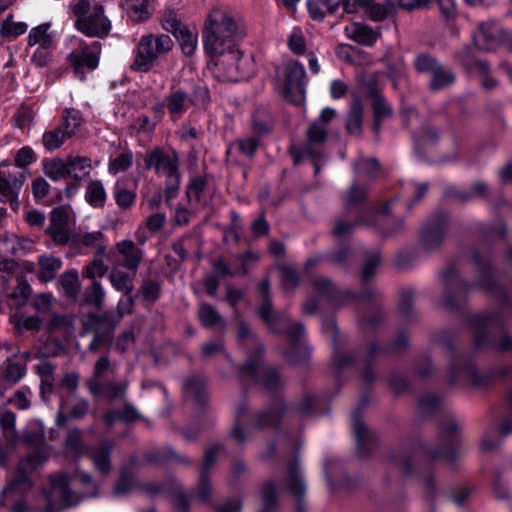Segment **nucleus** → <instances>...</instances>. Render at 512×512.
Masks as SVG:
<instances>
[{
	"instance_id": "nucleus-1",
	"label": "nucleus",
	"mask_w": 512,
	"mask_h": 512,
	"mask_svg": "<svg viewBox=\"0 0 512 512\" xmlns=\"http://www.w3.org/2000/svg\"><path fill=\"white\" fill-rule=\"evenodd\" d=\"M317 397L305 394L297 405L288 407L282 400H276L269 407L250 413L245 402L238 405L235 414V424L231 431V437L239 444L245 443L250 437V433L246 432L242 423L249 422L250 430H261L265 428H275L280 423L282 417L292 411L300 417L311 416L315 413Z\"/></svg>"
},
{
	"instance_id": "nucleus-2",
	"label": "nucleus",
	"mask_w": 512,
	"mask_h": 512,
	"mask_svg": "<svg viewBox=\"0 0 512 512\" xmlns=\"http://www.w3.org/2000/svg\"><path fill=\"white\" fill-rule=\"evenodd\" d=\"M242 18L234 11L214 8L210 11L203 31V44L207 54L216 56L235 47L245 36Z\"/></svg>"
},
{
	"instance_id": "nucleus-3",
	"label": "nucleus",
	"mask_w": 512,
	"mask_h": 512,
	"mask_svg": "<svg viewBox=\"0 0 512 512\" xmlns=\"http://www.w3.org/2000/svg\"><path fill=\"white\" fill-rule=\"evenodd\" d=\"M238 340L250 349L246 361L237 368L240 380L250 381L267 391H276L281 385L279 373L274 367L264 365L263 345L245 323L239 325Z\"/></svg>"
},
{
	"instance_id": "nucleus-4",
	"label": "nucleus",
	"mask_w": 512,
	"mask_h": 512,
	"mask_svg": "<svg viewBox=\"0 0 512 512\" xmlns=\"http://www.w3.org/2000/svg\"><path fill=\"white\" fill-rule=\"evenodd\" d=\"M368 188L359 186L354 183L343 196V204L345 212L339 216L333 227V235L337 238H344L348 236L353 229L359 225H373L375 217L380 214H387L388 204H383L381 207L370 206L368 208H359L367 197Z\"/></svg>"
},
{
	"instance_id": "nucleus-5",
	"label": "nucleus",
	"mask_w": 512,
	"mask_h": 512,
	"mask_svg": "<svg viewBox=\"0 0 512 512\" xmlns=\"http://www.w3.org/2000/svg\"><path fill=\"white\" fill-rule=\"evenodd\" d=\"M440 434L446 441V447L439 453H433L418 440V466L426 458L441 457L451 463L456 459L464 456L465 452L460 448V442L457 437V424L454 419L449 418L441 426ZM437 495V487L434 477L430 471L420 473L418 471V498L430 504Z\"/></svg>"
},
{
	"instance_id": "nucleus-6",
	"label": "nucleus",
	"mask_w": 512,
	"mask_h": 512,
	"mask_svg": "<svg viewBox=\"0 0 512 512\" xmlns=\"http://www.w3.org/2000/svg\"><path fill=\"white\" fill-rule=\"evenodd\" d=\"M258 291L261 294V304L257 309L258 315L267 327L274 333L286 332L291 342V350L286 353L287 359L292 363L299 362L303 355H295L297 349L296 342H300L305 334L304 325L301 322H290L285 312L273 310L270 297V281L262 280L258 285Z\"/></svg>"
},
{
	"instance_id": "nucleus-7",
	"label": "nucleus",
	"mask_w": 512,
	"mask_h": 512,
	"mask_svg": "<svg viewBox=\"0 0 512 512\" xmlns=\"http://www.w3.org/2000/svg\"><path fill=\"white\" fill-rule=\"evenodd\" d=\"M23 442L34 450L23 457L17 466V477L15 478L13 488L27 489L28 474H32L37 467L47 461L49 457L48 444L45 442V429L40 420H32L28 423L23 435Z\"/></svg>"
},
{
	"instance_id": "nucleus-8",
	"label": "nucleus",
	"mask_w": 512,
	"mask_h": 512,
	"mask_svg": "<svg viewBox=\"0 0 512 512\" xmlns=\"http://www.w3.org/2000/svg\"><path fill=\"white\" fill-rule=\"evenodd\" d=\"M174 47L172 38L164 33L142 35L134 49V60L130 69L147 73Z\"/></svg>"
},
{
	"instance_id": "nucleus-9",
	"label": "nucleus",
	"mask_w": 512,
	"mask_h": 512,
	"mask_svg": "<svg viewBox=\"0 0 512 512\" xmlns=\"http://www.w3.org/2000/svg\"><path fill=\"white\" fill-rule=\"evenodd\" d=\"M336 115V110L330 107H326L321 111L319 117L311 123L307 130V143L292 150L295 163L300 162L304 158H312L314 160L315 174L319 173V159L323 154L322 146L327 138L328 124Z\"/></svg>"
},
{
	"instance_id": "nucleus-10",
	"label": "nucleus",
	"mask_w": 512,
	"mask_h": 512,
	"mask_svg": "<svg viewBox=\"0 0 512 512\" xmlns=\"http://www.w3.org/2000/svg\"><path fill=\"white\" fill-rule=\"evenodd\" d=\"M502 316L498 314H480L474 315L469 320V327L474 334V346L477 349H487L494 347L499 351H508L512 349V338L504 334L499 340L492 344L490 333L495 326H501Z\"/></svg>"
},
{
	"instance_id": "nucleus-11",
	"label": "nucleus",
	"mask_w": 512,
	"mask_h": 512,
	"mask_svg": "<svg viewBox=\"0 0 512 512\" xmlns=\"http://www.w3.org/2000/svg\"><path fill=\"white\" fill-rule=\"evenodd\" d=\"M217 73L224 81L237 82L250 78L255 72V63L251 55H244L234 48L218 54Z\"/></svg>"
},
{
	"instance_id": "nucleus-12",
	"label": "nucleus",
	"mask_w": 512,
	"mask_h": 512,
	"mask_svg": "<svg viewBox=\"0 0 512 512\" xmlns=\"http://www.w3.org/2000/svg\"><path fill=\"white\" fill-rule=\"evenodd\" d=\"M74 13L78 16L75 25L85 35L103 37L109 33L111 23L104 16L101 5L91 7L89 1L79 0L74 6Z\"/></svg>"
},
{
	"instance_id": "nucleus-13",
	"label": "nucleus",
	"mask_w": 512,
	"mask_h": 512,
	"mask_svg": "<svg viewBox=\"0 0 512 512\" xmlns=\"http://www.w3.org/2000/svg\"><path fill=\"white\" fill-rule=\"evenodd\" d=\"M283 94L289 102L300 105L305 100L307 78L304 66L298 61H288L283 68Z\"/></svg>"
},
{
	"instance_id": "nucleus-14",
	"label": "nucleus",
	"mask_w": 512,
	"mask_h": 512,
	"mask_svg": "<svg viewBox=\"0 0 512 512\" xmlns=\"http://www.w3.org/2000/svg\"><path fill=\"white\" fill-rule=\"evenodd\" d=\"M50 490L46 493V512H53L54 509H66L76 505L79 497L70 489V478L67 474L60 472L50 477Z\"/></svg>"
},
{
	"instance_id": "nucleus-15",
	"label": "nucleus",
	"mask_w": 512,
	"mask_h": 512,
	"mask_svg": "<svg viewBox=\"0 0 512 512\" xmlns=\"http://www.w3.org/2000/svg\"><path fill=\"white\" fill-rule=\"evenodd\" d=\"M491 373H480L471 361L456 359L449 368L448 382L454 386L471 385L482 387L488 385Z\"/></svg>"
},
{
	"instance_id": "nucleus-16",
	"label": "nucleus",
	"mask_w": 512,
	"mask_h": 512,
	"mask_svg": "<svg viewBox=\"0 0 512 512\" xmlns=\"http://www.w3.org/2000/svg\"><path fill=\"white\" fill-rule=\"evenodd\" d=\"M221 445H213L208 448L204 455V462L199 473V480L191 490V497L206 505H213L214 489L209 476L210 470L216 462L219 452L222 450Z\"/></svg>"
},
{
	"instance_id": "nucleus-17",
	"label": "nucleus",
	"mask_w": 512,
	"mask_h": 512,
	"mask_svg": "<svg viewBox=\"0 0 512 512\" xmlns=\"http://www.w3.org/2000/svg\"><path fill=\"white\" fill-rule=\"evenodd\" d=\"M366 405L367 399L364 397L351 414V427L356 441V453L360 458L371 455L377 440L375 432L370 430L361 418L360 412Z\"/></svg>"
},
{
	"instance_id": "nucleus-18",
	"label": "nucleus",
	"mask_w": 512,
	"mask_h": 512,
	"mask_svg": "<svg viewBox=\"0 0 512 512\" xmlns=\"http://www.w3.org/2000/svg\"><path fill=\"white\" fill-rule=\"evenodd\" d=\"M100 53V43L93 41L90 46L81 47L69 54L68 60L77 77L82 80L85 77V69L95 70L98 67Z\"/></svg>"
},
{
	"instance_id": "nucleus-19",
	"label": "nucleus",
	"mask_w": 512,
	"mask_h": 512,
	"mask_svg": "<svg viewBox=\"0 0 512 512\" xmlns=\"http://www.w3.org/2000/svg\"><path fill=\"white\" fill-rule=\"evenodd\" d=\"M505 31L496 21H484L473 33V41L479 50L492 51L503 45Z\"/></svg>"
},
{
	"instance_id": "nucleus-20",
	"label": "nucleus",
	"mask_w": 512,
	"mask_h": 512,
	"mask_svg": "<svg viewBox=\"0 0 512 512\" xmlns=\"http://www.w3.org/2000/svg\"><path fill=\"white\" fill-rule=\"evenodd\" d=\"M286 473L287 479L283 484V489L295 498L296 511L304 512L305 504L303 502V498L306 494L307 486L304 481L299 462L296 458L288 464Z\"/></svg>"
},
{
	"instance_id": "nucleus-21",
	"label": "nucleus",
	"mask_w": 512,
	"mask_h": 512,
	"mask_svg": "<svg viewBox=\"0 0 512 512\" xmlns=\"http://www.w3.org/2000/svg\"><path fill=\"white\" fill-rule=\"evenodd\" d=\"M474 261L479 268L480 280L478 287L487 293L498 297L504 304L509 302L504 287L499 283L498 277L500 274L495 272L490 263H482L480 257L475 255Z\"/></svg>"
},
{
	"instance_id": "nucleus-22",
	"label": "nucleus",
	"mask_w": 512,
	"mask_h": 512,
	"mask_svg": "<svg viewBox=\"0 0 512 512\" xmlns=\"http://www.w3.org/2000/svg\"><path fill=\"white\" fill-rule=\"evenodd\" d=\"M24 182L25 176L22 172L0 171V202H9L12 208L17 207Z\"/></svg>"
},
{
	"instance_id": "nucleus-23",
	"label": "nucleus",
	"mask_w": 512,
	"mask_h": 512,
	"mask_svg": "<svg viewBox=\"0 0 512 512\" xmlns=\"http://www.w3.org/2000/svg\"><path fill=\"white\" fill-rule=\"evenodd\" d=\"M366 93L372 101V108L374 113L373 131L379 134L381 122L392 115V108L381 95L374 79H369L365 83Z\"/></svg>"
},
{
	"instance_id": "nucleus-24",
	"label": "nucleus",
	"mask_w": 512,
	"mask_h": 512,
	"mask_svg": "<svg viewBox=\"0 0 512 512\" xmlns=\"http://www.w3.org/2000/svg\"><path fill=\"white\" fill-rule=\"evenodd\" d=\"M507 406L510 413V419H507L503 424L498 427H491L487 429L481 440V449L484 452H491L496 449L501 440L512 432V390L507 396Z\"/></svg>"
},
{
	"instance_id": "nucleus-25",
	"label": "nucleus",
	"mask_w": 512,
	"mask_h": 512,
	"mask_svg": "<svg viewBox=\"0 0 512 512\" xmlns=\"http://www.w3.org/2000/svg\"><path fill=\"white\" fill-rule=\"evenodd\" d=\"M17 477V469L14 471L7 487L3 490L1 498H0V508L1 507H10L11 512H29V508L26 502L23 500V496L30 490L31 483V474H28V483L29 486L27 489H19L13 488L10 490L11 486L15 478Z\"/></svg>"
},
{
	"instance_id": "nucleus-26",
	"label": "nucleus",
	"mask_w": 512,
	"mask_h": 512,
	"mask_svg": "<svg viewBox=\"0 0 512 512\" xmlns=\"http://www.w3.org/2000/svg\"><path fill=\"white\" fill-rule=\"evenodd\" d=\"M391 461L406 476L414 474L415 465V443L411 438L401 441L391 453Z\"/></svg>"
},
{
	"instance_id": "nucleus-27",
	"label": "nucleus",
	"mask_w": 512,
	"mask_h": 512,
	"mask_svg": "<svg viewBox=\"0 0 512 512\" xmlns=\"http://www.w3.org/2000/svg\"><path fill=\"white\" fill-rule=\"evenodd\" d=\"M47 232L58 244H66L70 239L71 229L69 214L63 208H55L51 212L50 224Z\"/></svg>"
},
{
	"instance_id": "nucleus-28",
	"label": "nucleus",
	"mask_w": 512,
	"mask_h": 512,
	"mask_svg": "<svg viewBox=\"0 0 512 512\" xmlns=\"http://www.w3.org/2000/svg\"><path fill=\"white\" fill-rule=\"evenodd\" d=\"M164 105L172 121H178L191 106L189 93L182 88L171 89L164 98Z\"/></svg>"
},
{
	"instance_id": "nucleus-29",
	"label": "nucleus",
	"mask_w": 512,
	"mask_h": 512,
	"mask_svg": "<svg viewBox=\"0 0 512 512\" xmlns=\"http://www.w3.org/2000/svg\"><path fill=\"white\" fill-rule=\"evenodd\" d=\"M114 448L112 441L103 440L95 447H90L87 455L91 459L94 468L103 475H107L112 470L111 453Z\"/></svg>"
},
{
	"instance_id": "nucleus-30",
	"label": "nucleus",
	"mask_w": 512,
	"mask_h": 512,
	"mask_svg": "<svg viewBox=\"0 0 512 512\" xmlns=\"http://www.w3.org/2000/svg\"><path fill=\"white\" fill-rule=\"evenodd\" d=\"M118 254L122 257L121 267L136 272L139 268L144 252L132 240H122L115 245Z\"/></svg>"
},
{
	"instance_id": "nucleus-31",
	"label": "nucleus",
	"mask_w": 512,
	"mask_h": 512,
	"mask_svg": "<svg viewBox=\"0 0 512 512\" xmlns=\"http://www.w3.org/2000/svg\"><path fill=\"white\" fill-rule=\"evenodd\" d=\"M177 162H179V156L176 151H166L163 148H155L149 151L145 158L146 167L153 169L156 175Z\"/></svg>"
},
{
	"instance_id": "nucleus-32",
	"label": "nucleus",
	"mask_w": 512,
	"mask_h": 512,
	"mask_svg": "<svg viewBox=\"0 0 512 512\" xmlns=\"http://www.w3.org/2000/svg\"><path fill=\"white\" fill-rule=\"evenodd\" d=\"M136 272L124 270L119 263L113 264L108 275L111 286L122 294H132L134 290V276Z\"/></svg>"
},
{
	"instance_id": "nucleus-33",
	"label": "nucleus",
	"mask_w": 512,
	"mask_h": 512,
	"mask_svg": "<svg viewBox=\"0 0 512 512\" xmlns=\"http://www.w3.org/2000/svg\"><path fill=\"white\" fill-rule=\"evenodd\" d=\"M157 176L165 178L164 200L166 205L170 207L180 190L181 174L179 171V162L161 171Z\"/></svg>"
},
{
	"instance_id": "nucleus-34",
	"label": "nucleus",
	"mask_w": 512,
	"mask_h": 512,
	"mask_svg": "<svg viewBox=\"0 0 512 512\" xmlns=\"http://www.w3.org/2000/svg\"><path fill=\"white\" fill-rule=\"evenodd\" d=\"M345 35L350 40L364 46H372L377 41L379 33L366 24L354 22L345 27Z\"/></svg>"
},
{
	"instance_id": "nucleus-35",
	"label": "nucleus",
	"mask_w": 512,
	"mask_h": 512,
	"mask_svg": "<svg viewBox=\"0 0 512 512\" xmlns=\"http://www.w3.org/2000/svg\"><path fill=\"white\" fill-rule=\"evenodd\" d=\"M67 168L68 177L78 181L87 178L93 169L91 159L85 156L67 157Z\"/></svg>"
},
{
	"instance_id": "nucleus-36",
	"label": "nucleus",
	"mask_w": 512,
	"mask_h": 512,
	"mask_svg": "<svg viewBox=\"0 0 512 512\" xmlns=\"http://www.w3.org/2000/svg\"><path fill=\"white\" fill-rule=\"evenodd\" d=\"M274 127L271 113L265 108H258L252 116L251 130L257 138L269 134Z\"/></svg>"
},
{
	"instance_id": "nucleus-37",
	"label": "nucleus",
	"mask_w": 512,
	"mask_h": 512,
	"mask_svg": "<svg viewBox=\"0 0 512 512\" xmlns=\"http://www.w3.org/2000/svg\"><path fill=\"white\" fill-rule=\"evenodd\" d=\"M185 397L194 400L199 405H204L208 400L205 390V381L199 377H188L183 384Z\"/></svg>"
},
{
	"instance_id": "nucleus-38",
	"label": "nucleus",
	"mask_w": 512,
	"mask_h": 512,
	"mask_svg": "<svg viewBox=\"0 0 512 512\" xmlns=\"http://www.w3.org/2000/svg\"><path fill=\"white\" fill-rule=\"evenodd\" d=\"M111 363L109 357L101 356L95 363L93 375L86 381L87 388L92 395L101 391L102 376L109 371Z\"/></svg>"
},
{
	"instance_id": "nucleus-39",
	"label": "nucleus",
	"mask_w": 512,
	"mask_h": 512,
	"mask_svg": "<svg viewBox=\"0 0 512 512\" xmlns=\"http://www.w3.org/2000/svg\"><path fill=\"white\" fill-rule=\"evenodd\" d=\"M85 200L93 208H103L107 200V192L101 180H91L85 189Z\"/></svg>"
},
{
	"instance_id": "nucleus-40",
	"label": "nucleus",
	"mask_w": 512,
	"mask_h": 512,
	"mask_svg": "<svg viewBox=\"0 0 512 512\" xmlns=\"http://www.w3.org/2000/svg\"><path fill=\"white\" fill-rule=\"evenodd\" d=\"M38 264L40 267L38 279L42 282H50L55 278L63 263L58 257L52 255H41L38 258Z\"/></svg>"
},
{
	"instance_id": "nucleus-41",
	"label": "nucleus",
	"mask_w": 512,
	"mask_h": 512,
	"mask_svg": "<svg viewBox=\"0 0 512 512\" xmlns=\"http://www.w3.org/2000/svg\"><path fill=\"white\" fill-rule=\"evenodd\" d=\"M141 418L135 406L132 404H125L123 409H113L105 413L104 421L107 425L112 426L116 421L121 420L124 422H132Z\"/></svg>"
},
{
	"instance_id": "nucleus-42",
	"label": "nucleus",
	"mask_w": 512,
	"mask_h": 512,
	"mask_svg": "<svg viewBox=\"0 0 512 512\" xmlns=\"http://www.w3.org/2000/svg\"><path fill=\"white\" fill-rule=\"evenodd\" d=\"M44 174L52 181H60L68 177L67 159L51 158L42 164Z\"/></svg>"
},
{
	"instance_id": "nucleus-43",
	"label": "nucleus",
	"mask_w": 512,
	"mask_h": 512,
	"mask_svg": "<svg viewBox=\"0 0 512 512\" xmlns=\"http://www.w3.org/2000/svg\"><path fill=\"white\" fill-rule=\"evenodd\" d=\"M60 289L70 299H75L80 290L78 272L75 269L64 272L58 280Z\"/></svg>"
},
{
	"instance_id": "nucleus-44",
	"label": "nucleus",
	"mask_w": 512,
	"mask_h": 512,
	"mask_svg": "<svg viewBox=\"0 0 512 512\" xmlns=\"http://www.w3.org/2000/svg\"><path fill=\"white\" fill-rule=\"evenodd\" d=\"M114 338V327L108 325L106 327L98 326L94 331V337L90 342L88 349L91 352H98L103 347L110 348Z\"/></svg>"
},
{
	"instance_id": "nucleus-45",
	"label": "nucleus",
	"mask_w": 512,
	"mask_h": 512,
	"mask_svg": "<svg viewBox=\"0 0 512 512\" xmlns=\"http://www.w3.org/2000/svg\"><path fill=\"white\" fill-rule=\"evenodd\" d=\"M65 448L66 452L76 459L87 454L90 449V447L84 444L81 431L79 429H73L68 433L65 441Z\"/></svg>"
},
{
	"instance_id": "nucleus-46",
	"label": "nucleus",
	"mask_w": 512,
	"mask_h": 512,
	"mask_svg": "<svg viewBox=\"0 0 512 512\" xmlns=\"http://www.w3.org/2000/svg\"><path fill=\"white\" fill-rule=\"evenodd\" d=\"M128 389L127 381L107 380L101 383V391L94 397L104 396L109 400L122 399Z\"/></svg>"
},
{
	"instance_id": "nucleus-47",
	"label": "nucleus",
	"mask_w": 512,
	"mask_h": 512,
	"mask_svg": "<svg viewBox=\"0 0 512 512\" xmlns=\"http://www.w3.org/2000/svg\"><path fill=\"white\" fill-rule=\"evenodd\" d=\"M441 409L440 399L431 393H427L418 398V420L426 419L435 415Z\"/></svg>"
},
{
	"instance_id": "nucleus-48",
	"label": "nucleus",
	"mask_w": 512,
	"mask_h": 512,
	"mask_svg": "<svg viewBox=\"0 0 512 512\" xmlns=\"http://www.w3.org/2000/svg\"><path fill=\"white\" fill-rule=\"evenodd\" d=\"M363 106L359 100L354 101L349 109L346 129L349 134L360 135L362 130Z\"/></svg>"
},
{
	"instance_id": "nucleus-49",
	"label": "nucleus",
	"mask_w": 512,
	"mask_h": 512,
	"mask_svg": "<svg viewBox=\"0 0 512 512\" xmlns=\"http://www.w3.org/2000/svg\"><path fill=\"white\" fill-rule=\"evenodd\" d=\"M75 242L86 247L96 248L95 254L105 255L106 253L107 246L104 242V235L101 231H93L84 234H79L76 237Z\"/></svg>"
},
{
	"instance_id": "nucleus-50",
	"label": "nucleus",
	"mask_w": 512,
	"mask_h": 512,
	"mask_svg": "<svg viewBox=\"0 0 512 512\" xmlns=\"http://www.w3.org/2000/svg\"><path fill=\"white\" fill-rule=\"evenodd\" d=\"M70 137L64 132L63 126L46 131L42 136V144L48 151L59 149Z\"/></svg>"
},
{
	"instance_id": "nucleus-51",
	"label": "nucleus",
	"mask_w": 512,
	"mask_h": 512,
	"mask_svg": "<svg viewBox=\"0 0 512 512\" xmlns=\"http://www.w3.org/2000/svg\"><path fill=\"white\" fill-rule=\"evenodd\" d=\"M260 145V139L257 138L255 135L253 136H246L243 138H239L232 142L229 146V150L235 149L237 150L242 156L251 159L256 151L258 150Z\"/></svg>"
},
{
	"instance_id": "nucleus-52",
	"label": "nucleus",
	"mask_w": 512,
	"mask_h": 512,
	"mask_svg": "<svg viewBox=\"0 0 512 512\" xmlns=\"http://www.w3.org/2000/svg\"><path fill=\"white\" fill-rule=\"evenodd\" d=\"M105 297L106 291L98 280L91 281V284L84 290L85 302L97 309L102 307Z\"/></svg>"
},
{
	"instance_id": "nucleus-53",
	"label": "nucleus",
	"mask_w": 512,
	"mask_h": 512,
	"mask_svg": "<svg viewBox=\"0 0 512 512\" xmlns=\"http://www.w3.org/2000/svg\"><path fill=\"white\" fill-rule=\"evenodd\" d=\"M63 122L59 126H63L64 132L70 138L73 137L80 129L83 118L81 113L73 108L65 109L62 114Z\"/></svg>"
},
{
	"instance_id": "nucleus-54",
	"label": "nucleus",
	"mask_w": 512,
	"mask_h": 512,
	"mask_svg": "<svg viewBox=\"0 0 512 512\" xmlns=\"http://www.w3.org/2000/svg\"><path fill=\"white\" fill-rule=\"evenodd\" d=\"M124 7L134 21H144L150 16L149 0H126Z\"/></svg>"
},
{
	"instance_id": "nucleus-55",
	"label": "nucleus",
	"mask_w": 512,
	"mask_h": 512,
	"mask_svg": "<svg viewBox=\"0 0 512 512\" xmlns=\"http://www.w3.org/2000/svg\"><path fill=\"white\" fill-rule=\"evenodd\" d=\"M22 249V241L15 234L0 235V257L16 256Z\"/></svg>"
},
{
	"instance_id": "nucleus-56",
	"label": "nucleus",
	"mask_w": 512,
	"mask_h": 512,
	"mask_svg": "<svg viewBox=\"0 0 512 512\" xmlns=\"http://www.w3.org/2000/svg\"><path fill=\"white\" fill-rule=\"evenodd\" d=\"M277 487L274 482L267 481L261 490L262 508L259 512H274L277 507Z\"/></svg>"
},
{
	"instance_id": "nucleus-57",
	"label": "nucleus",
	"mask_w": 512,
	"mask_h": 512,
	"mask_svg": "<svg viewBox=\"0 0 512 512\" xmlns=\"http://www.w3.org/2000/svg\"><path fill=\"white\" fill-rule=\"evenodd\" d=\"M133 164V153L130 150L121 152L117 157L110 158L108 162V172L111 175L127 171Z\"/></svg>"
},
{
	"instance_id": "nucleus-58",
	"label": "nucleus",
	"mask_w": 512,
	"mask_h": 512,
	"mask_svg": "<svg viewBox=\"0 0 512 512\" xmlns=\"http://www.w3.org/2000/svg\"><path fill=\"white\" fill-rule=\"evenodd\" d=\"M103 256L95 254L93 260L84 267L82 271L83 278L94 281L106 274L108 266L104 263Z\"/></svg>"
},
{
	"instance_id": "nucleus-59",
	"label": "nucleus",
	"mask_w": 512,
	"mask_h": 512,
	"mask_svg": "<svg viewBox=\"0 0 512 512\" xmlns=\"http://www.w3.org/2000/svg\"><path fill=\"white\" fill-rule=\"evenodd\" d=\"M198 317L204 327H213L217 324H223L224 319L218 313L215 307L208 303H202L198 309Z\"/></svg>"
},
{
	"instance_id": "nucleus-60",
	"label": "nucleus",
	"mask_w": 512,
	"mask_h": 512,
	"mask_svg": "<svg viewBox=\"0 0 512 512\" xmlns=\"http://www.w3.org/2000/svg\"><path fill=\"white\" fill-rule=\"evenodd\" d=\"M161 25L165 31L174 36L187 28L174 9H166L164 11L161 18Z\"/></svg>"
},
{
	"instance_id": "nucleus-61",
	"label": "nucleus",
	"mask_w": 512,
	"mask_h": 512,
	"mask_svg": "<svg viewBox=\"0 0 512 512\" xmlns=\"http://www.w3.org/2000/svg\"><path fill=\"white\" fill-rule=\"evenodd\" d=\"M357 178L374 179L379 172L380 165L374 158H361L354 166Z\"/></svg>"
},
{
	"instance_id": "nucleus-62",
	"label": "nucleus",
	"mask_w": 512,
	"mask_h": 512,
	"mask_svg": "<svg viewBox=\"0 0 512 512\" xmlns=\"http://www.w3.org/2000/svg\"><path fill=\"white\" fill-rule=\"evenodd\" d=\"M113 197L116 204L122 209L131 208L136 200V194L117 181L113 187Z\"/></svg>"
},
{
	"instance_id": "nucleus-63",
	"label": "nucleus",
	"mask_w": 512,
	"mask_h": 512,
	"mask_svg": "<svg viewBox=\"0 0 512 512\" xmlns=\"http://www.w3.org/2000/svg\"><path fill=\"white\" fill-rule=\"evenodd\" d=\"M206 179L200 175L193 176L190 178L186 187V196L188 202L199 203L202 200V194L206 188Z\"/></svg>"
},
{
	"instance_id": "nucleus-64",
	"label": "nucleus",
	"mask_w": 512,
	"mask_h": 512,
	"mask_svg": "<svg viewBox=\"0 0 512 512\" xmlns=\"http://www.w3.org/2000/svg\"><path fill=\"white\" fill-rule=\"evenodd\" d=\"M454 81L455 75L449 69L437 66L432 72L431 88L439 90L451 85Z\"/></svg>"
}]
</instances>
